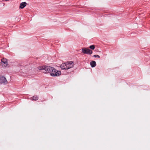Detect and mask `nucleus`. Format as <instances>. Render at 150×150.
Wrapping results in <instances>:
<instances>
[{
	"label": "nucleus",
	"mask_w": 150,
	"mask_h": 150,
	"mask_svg": "<svg viewBox=\"0 0 150 150\" xmlns=\"http://www.w3.org/2000/svg\"><path fill=\"white\" fill-rule=\"evenodd\" d=\"M93 57H98V58H100V56L98 55H95L93 56Z\"/></svg>",
	"instance_id": "nucleus-11"
},
{
	"label": "nucleus",
	"mask_w": 150,
	"mask_h": 150,
	"mask_svg": "<svg viewBox=\"0 0 150 150\" xmlns=\"http://www.w3.org/2000/svg\"><path fill=\"white\" fill-rule=\"evenodd\" d=\"M60 67L62 69H67L66 62L62 63L60 65Z\"/></svg>",
	"instance_id": "nucleus-5"
},
{
	"label": "nucleus",
	"mask_w": 150,
	"mask_h": 150,
	"mask_svg": "<svg viewBox=\"0 0 150 150\" xmlns=\"http://www.w3.org/2000/svg\"><path fill=\"white\" fill-rule=\"evenodd\" d=\"M38 97L37 96H34L32 98V100H38Z\"/></svg>",
	"instance_id": "nucleus-9"
},
{
	"label": "nucleus",
	"mask_w": 150,
	"mask_h": 150,
	"mask_svg": "<svg viewBox=\"0 0 150 150\" xmlns=\"http://www.w3.org/2000/svg\"><path fill=\"white\" fill-rule=\"evenodd\" d=\"M90 65L92 67H95L96 66V63L95 61H92L90 62Z\"/></svg>",
	"instance_id": "nucleus-7"
},
{
	"label": "nucleus",
	"mask_w": 150,
	"mask_h": 150,
	"mask_svg": "<svg viewBox=\"0 0 150 150\" xmlns=\"http://www.w3.org/2000/svg\"><path fill=\"white\" fill-rule=\"evenodd\" d=\"M27 5V3L25 2H23L21 3L20 5V8H23Z\"/></svg>",
	"instance_id": "nucleus-6"
},
{
	"label": "nucleus",
	"mask_w": 150,
	"mask_h": 150,
	"mask_svg": "<svg viewBox=\"0 0 150 150\" xmlns=\"http://www.w3.org/2000/svg\"><path fill=\"white\" fill-rule=\"evenodd\" d=\"M67 69L72 68L74 65V64L73 62L70 61L66 62Z\"/></svg>",
	"instance_id": "nucleus-3"
},
{
	"label": "nucleus",
	"mask_w": 150,
	"mask_h": 150,
	"mask_svg": "<svg viewBox=\"0 0 150 150\" xmlns=\"http://www.w3.org/2000/svg\"><path fill=\"white\" fill-rule=\"evenodd\" d=\"M7 81L6 78L3 76H0V83L1 84H6Z\"/></svg>",
	"instance_id": "nucleus-4"
},
{
	"label": "nucleus",
	"mask_w": 150,
	"mask_h": 150,
	"mask_svg": "<svg viewBox=\"0 0 150 150\" xmlns=\"http://www.w3.org/2000/svg\"><path fill=\"white\" fill-rule=\"evenodd\" d=\"M89 48L92 50H94L95 48L94 45H91L89 46Z\"/></svg>",
	"instance_id": "nucleus-10"
},
{
	"label": "nucleus",
	"mask_w": 150,
	"mask_h": 150,
	"mask_svg": "<svg viewBox=\"0 0 150 150\" xmlns=\"http://www.w3.org/2000/svg\"><path fill=\"white\" fill-rule=\"evenodd\" d=\"M1 61L2 64H6L7 62V59L4 58L2 59L1 60Z\"/></svg>",
	"instance_id": "nucleus-8"
},
{
	"label": "nucleus",
	"mask_w": 150,
	"mask_h": 150,
	"mask_svg": "<svg viewBox=\"0 0 150 150\" xmlns=\"http://www.w3.org/2000/svg\"><path fill=\"white\" fill-rule=\"evenodd\" d=\"M82 51L84 54H91L93 53L91 50L85 48H83L82 49Z\"/></svg>",
	"instance_id": "nucleus-2"
},
{
	"label": "nucleus",
	"mask_w": 150,
	"mask_h": 150,
	"mask_svg": "<svg viewBox=\"0 0 150 150\" xmlns=\"http://www.w3.org/2000/svg\"><path fill=\"white\" fill-rule=\"evenodd\" d=\"M37 68L40 70L44 71H42L44 73H50V75L52 76H58L61 74L60 71H57L54 67L49 66H40Z\"/></svg>",
	"instance_id": "nucleus-1"
}]
</instances>
